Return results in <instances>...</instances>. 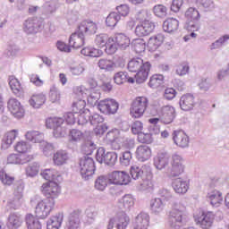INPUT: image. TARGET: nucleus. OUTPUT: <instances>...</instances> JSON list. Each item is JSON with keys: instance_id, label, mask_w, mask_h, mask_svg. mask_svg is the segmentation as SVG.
Segmentation results:
<instances>
[{"instance_id": "nucleus-1", "label": "nucleus", "mask_w": 229, "mask_h": 229, "mask_svg": "<svg viewBox=\"0 0 229 229\" xmlns=\"http://www.w3.org/2000/svg\"><path fill=\"white\" fill-rule=\"evenodd\" d=\"M132 180H141L139 191H153V172L148 165H133L130 168Z\"/></svg>"}, {"instance_id": "nucleus-2", "label": "nucleus", "mask_w": 229, "mask_h": 229, "mask_svg": "<svg viewBox=\"0 0 229 229\" xmlns=\"http://www.w3.org/2000/svg\"><path fill=\"white\" fill-rule=\"evenodd\" d=\"M189 221L187 207L182 202H174L168 215V225L176 228L178 225H185Z\"/></svg>"}, {"instance_id": "nucleus-3", "label": "nucleus", "mask_w": 229, "mask_h": 229, "mask_svg": "<svg viewBox=\"0 0 229 229\" xmlns=\"http://www.w3.org/2000/svg\"><path fill=\"white\" fill-rule=\"evenodd\" d=\"M151 69V64L145 62L141 58L132 59L128 63V70L130 72H136L133 76L136 80V83H144L149 76V71Z\"/></svg>"}, {"instance_id": "nucleus-4", "label": "nucleus", "mask_w": 229, "mask_h": 229, "mask_svg": "<svg viewBox=\"0 0 229 229\" xmlns=\"http://www.w3.org/2000/svg\"><path fill=\"white\" fill-rule=\"evenodd\" d=\"M106 137L111 140L113 149H121V148H124V149H133V148H135V140L126 138L124 132L118 129L107 132Z\"/></svg>"}, {"instance_id": "nucleus-5", "label": "nucleus", "mask_w": 229, "mask_h": 229, "mask_svg": "<svg viewBox=\"0 0 229 229\" xmlns=\"http://www.w3.org/2000/svg\"><path fill=\"white\" fill-rule=\"evenodd\" d=\"M151 17V13L146 10H142L139 13L140 23L135 28V35L137 37H148L155 30L156 25L151 20H148Z\"/></svg>"}, {"instance_id": "nucleus-6", "label": "nucleus", "mask_w": 229, "mask_h": 229, "mask_svg": "<svg viewBox=\"0 0 229 229\" xmlns=\"http://www.w3.org/2000/svg\"><path fill=\"white\" fill-rule=\"evenodd\" d=\"M74 92L82 99H87L89 105L91 106H96L98 101L101 98V93L99 90L95 89H87L85 86H77L74 88Z\"/></svg>"}, {"instance_id": "nucleus-7", "label": "nucleus", "mask_w": 229, "mask_h": 229, "mask_svg": "<svg viewBox=\"0 0 229 229\" xmlns=\"http://www.w3.org/2000/svg\"><path fill=\"white\" fill-rule=\"evenodd\" d=\"M195 224L201 229H210L214 226L216 214L212 211H199L193 216Z\"/></svg>"}, {"instance_id": "nucleus-8", "label": "nucleus", "mask_w": 229, "mask_h": 229, "mask_svg": "<svg viewBox=\"0 0 229 229\" xmlns=\"http://www.w3.org/2000/svg\"><path fill=\"white\" fill-rule=\"evenodd\" d=\"M55 208V199H45L36 205L35 214L39 219H47Z\"/></svg>"}, {"instance_id": "nucleus-9", "label": "nucleus", "mask_w": 229, "mask_h": 229, "mask_svg": "<svg viewBox=\"0 0 229 229\" xmlns=\"http://www.w3.org/2000/svg\"><path fill=\"white\" fill-rule=\"evenodd\" d=\"M96 165L94 159L89 156H85L80 160V173L84 180H89L94 175Z\"/></svg>"}, {"instance_id": "nucleus-10", "label": "nucleus", "mask_w": 229, "mask_h": 229, "mask_svg": "<svg viewBox=\"0 0 229 229\" xmlns=\"http://www.w3.org/2000/svg\"><path fill=\"white\" fill-rule=\"evenodd\" d=\"M185 19L187 21L185 24V29L188 31H198L199 30V25H198V21L200 19L199 12L194 7H190L185 12Z\"/></svg>"}, {"instance_id": "nucleus-11", "label": "nucleus", "mask_w": 229, "mask_h": 229, "mask_svg": "<svg viewBox=\"0 0 229 229\" xmlns=\"http://www.w3.org/2000/svg\"><path fill=\"white\" fill-rule=\"evenodd\" d=\"M148 98L146 97H138L132 102L131 107V115L134 117V119H140L144 115V112H146V108H148Z\"/></svg>"}, {"instance_id": "nucleus-12", "label": "nucleus", "mask_w": 229, "mask_h": 229, "mask_svg": "<svg viewBox=\"0 0 229 229\" xmlns=\"http://www.w3.org/2000/svg\"><path fill=\"white\" fill-rule=\"evenodd\" d=\"M130 225V216L126 212H120L110 218L107 229H126Z\"/></svg>"}, {"instance_id": "nucleus-13", "label": "nucleus", "mask_w": 229, "mask_h": 229, "mask_svg": "<svg viewBox=\"0 0 229 229\" xmlns=\"http://www.w3.org/2000/svg\"><path fill=\"white\" fill-rule=\"evenodd\" d=\"M172 167L168 169V174L172 178H176L181 176L185 173V165L183 164V157L178 154H174L172 156Z\"/></svg>"}, {"instance_id": "nucleus-14", "label": "nucleus", "mask_w": 229, "mask_h": 229, "mask_svg": "<svg viewBox=\"0 0 229 229\" xmlns=\"http://www.w3.org/2000/svg\"><path fill=\"white\" fill-rule=\"evenodd\" d=\"M60 182H47L42 184L41 191L46 196L47 199H56L62 192V189L58 184Z\"/></svg>"}, {"instance_id": "nucleus-15", "label": "nucleus", "mask_w": 229, "mask_h": 229, "mask_svg": "<svg viewBox=\"0 0 229 229\" xmlns=\"http://www.w3.org/2000/svg\"><path fill=\"white\" fill-rule=\"evenodd\" d=\"M98 108L102 114L110 115L117 113L119 103L114 98H106L98 103Z\"/></svg>"}, {"instance_id": "nucleus-16", "label": "nucleus", "mask_w": 229, "mask_h": 229, "mask_svg": "<svg viewBox=\"0 0 229 229\" xmlns=\"http://www.w3.org/2000/svg\"><path fill=\"white\" fill-rule=\"evenodd\" d=\"M109 183L112 185H128L131 182L130 174L125 171H114L108 174Z\"/></svg>"}, {"instance_id": "nucleus-17", "label": "nucleus", "mask_w": 229, "mask_h": 229, "mask_svg": "<svg viewBox=\"0 0 229 229\" xmlns=\"http://www.w3.org/2000/svg\"><path fill=\"white\" fill-rule=\"evenodd\" d=\"M7 108L15 119H22L24 117V106L17 98H10L7 103Z\"/></svg>"}, {"instance_id": "nucleus-18", "label": "nucleus", "mask_w": 229, "mask_h": 229, "mask_svg": "<svg viewBox=\"0 0 229 229\" xmlns=\"http://www.w3.org/2000/svg\"><path fill=\"white\" fill-rule=\"evenodd\" d=\"M42 30V21L38 18H28L23 22V31L27 35H36Z\"/></svg>"}, {"instance_id": "nucleus-19", "label": "nucleus", "mask_w": 229, "mask_h": 229, "mask_svg": "<svg viewBox=\"0 0 229 229\" xmlns=\"http://www.w3.org/2000/svg\"><path fill=\"white\" fill-rule=\"evenodd\" d=\"M159 117L163 124H171L176 118V109L173 106H165L161 108Z\"/></svg>"}, {"instance_id": "nucleus-20", "label": "nucleus", "mask_w": 229, "mask_h": 229, "mask_svg": "<svg viewBox=\"0 0 229 229\" xmlns=\"http://www.w3.org/2000/svg\"><path fill=\"white\" fill-rule=\"evenodd\" d=\"M172 187L176 194H187L191 189V181L179 177L173 181Z\"/></svg>"}, {"instance_id": "nucleus-21", "label": "nucleus", "mask_w": 229, "mask_h": 229, "mask_svg": "<svg viewBox=\"0 0 229 229\" xmlns=\"http://www.w3.org/2000/svg\"><path fill=\"white\" fill-rule=\"evenodd\" d=\"M33 160V156L24 154H11L7 157V164L12 165H24Z\"/></svg>"}, {"instance_id": "nucleus-22", "label": "nucleus", "mask_w": 229, "mask_h": 229, "mask_svg": "<svg viewBox=\"0 0 229 229\" xmlns=\"http://www.w3.org/2000/svg\"><path fill=\"white\" fill-rule=\"evenodd\" d=\"M171 160V157L167 152H159L153 158L154 167L157 169V171H163L169 165V162Z\"/></svg>"}, {"instance_id": "nucleus-23", "label": "nucleus", "mask_w": 229, "mask_h": 229, "mask_svg": "<svg viewBox=\"0 0 229 229\" xmlns=\"http://www.w3.org/2000/svg\"><path fill=\"white\" fill-rule=\"evenodd\" d=\"M179 106L183 112H191V110H193L194 106H196L194 95L190 93L182 95L179 100Z\"/></svg>"}, {"instance_id": "nucleus-24", "label": "nucleus", "mask_w": 229, "mask_h": 229, "mask_svg": "<svg viewBox=\"0 0 229 229\" xmlns=\"http://www.w3.org/2000/svg\"><path fill=\"white\" fill-rule=\"evenodd\" d=\"M207 199L215 208H219L224 201L223 192L216 189L210 190L207 194Z\"/></svg>"}, {"instance_id": "nucleus-25", "label": "nucleus", "mask_w": 229, "mask_h": 229, "mask_svg": "<svg viewBox=\"0 0 229 229\" xmlns=\"http://www.w3.org/2000/svg\"><path fill=\"white\" fill-rule=\"evenodd\" d=\"M81 210L76 209L74 210L68 217V220L65 224L64 229H80L81 225Z\"/></svg>"}, {"instance_id": "nucleus-26", "label": "nucleus", "mask_w": 229, "mask_h": 229, "mask_svg": "<svg viewBox=\"0 0 229 229\" xmlns=\"http://www.w3.org/2000/svg\"><path fill=\"white\" fill-rule=\"evenodd\" d=\"M149 228V214L140 212L137 215L133 221V229H148Z\"/></svg>"}, {"instance_id": "nucleus-27", "label": "nucleus", "mask_w": 229, "mask_h": 229, "mask_svg": "<svg viewBox=\"0 0 229 229\" xmlns=\"http://www.w3.org/2000/svg\"><path fill=\"white\" fill-rule=\"evenodd\" d=\"M173 140L179 148H189V136L183 131H174L173 132Z\"/></svg>"}, {"instance_id": "nucleus-28", "label": "nucleus", "mask_w": 229, "mask_h": 229, "mask_svg": "<svg viewBox=\"0 0 229 229\" xmlns=\"http://www.w3.org/2000/svg\"><path fill=\"white\" fill-rule=\"evenodd\" d=\"M19 137V130L13 129L4 134L2 139V149H8L12 144L15 142V139Z\"/></svg>"}, {"instance_id": "nucleus-29", "label": "nucleus", "mask_w": 229, "mask_h": 229, "mask_svg": "<svg viewBox=\"0 0 229 229\" xmlns=\"http://www.w3.org/2000/svg\"><path fill=\"white\" fill-rule=\"evenodd\" d=\"M69 45L73 47V49H80L85 46V34H82L80 30L72 33L69 38Z\"/></svg>"}, {"instance_id": "nucleus-30", "label": "nucleus", "mask_w": 229, "mask_h": 229, "mask_svg": "<svg viewBox=\"0 0 229 229\" xmlns=\"http://www.w3.org/2000/svg\"><path fill=\"white\" fill-rule=\"evenodd\" d=\"M24 218L19 213H11L7 218V228L19 229L22 226Z\"/></svg>"}, {"instance_id": "nucleus-31", "label": "nucleus", "mask_w": 229, "mask_h": 229, "mask_svg": "<svg viewBox=\"0 0 229 229\" xmlns=\"http://www.w3.org/2000/svg\"><path fill=\"white\" fill-rule=\"evenodd\" d=\"M46 101H47L46 94L34 93L29 98V105L32 108L38 109V108H42V106H44V105H46Z\"/></svg>"}, {"instance_id": "nucleus-32", "label": "nucleus", "mask_w": 229, "mask_h": 229, "mask_svg": "<svg viewBox=\"0 0 229 229\" xmlns=\"http://www.w3.org/2000/svg\"><path fill=\"white\" fill-rule=\"evenodd\" d=\"M79 30L82 35H96L98 24L94 21H84L79 25Z\"/></svg>"}, {"instance_id": "nucleus-33", "label": "nucleus", "mask_w": 229, "mask_h": 229, "mask_svg": "<svg viewBox=\"0 0 229 229\" xmlns=\"http://www.w3.org/2000/svg\"><path fill=\"white\" fill-rule=\"evenodd\" d=\"M69 152L64 149L57 150L53 155L54 165H56L57 167H61V165H65V164L69 162Z\"/></svg>"}, {"instance_id": "nucleus-34", "label": "nucleus", "mask_w": 229, "mask_h": 229, "mask_svg": "<svg viewBox=\"0 0 229 229\" xmlns=\"http://www.w3.org/2000/svg\"><path fill=\"white\" fill-rule=\"evenodd\" d=\"M165 37L163 34H156L150 37L148 40L147 47H148V51L152 53L157 51L160 46L164 44Z\"/></svg>"}, {"instance_id": "nucleus-35", "label": "nucleus", "mask_w": 229, "mask_h": 229, "mask_svg": "<svg viewBox=\"0 0 229 229\" xmlns=\"http://www.w3.org/2000/svg\"><path fill=\"white\" fill-rule=\"evenodd\" d=\"M165 208V202L162 198H154L150 200V211L155 216H160Z\"/></svg>"}, {"instance_id": "nucleus-36", "label": "nucleus", "mask_w": 229, "mask_h": 229, "mask_svg": "<svg viewBox=\"0 0 229 229\" xmlns=\"http://www.w3.org/2000/svg\"><path fill=\"white\" fill-rule=\"evenodd\" d=\"M114 81L116 85H123V83H135V77L130 75L128 72H118L114 74Z\"/></svg>"}, {"instance_id": "nucleus-37", "label": "nucleus", "mask_w": 229, "mask_h": 229, "mask_svg": "<svg viewBox=\"0 0 229 229\" xmlns=\"http://www.w3.org/2000/svg\"><path fill=\"white\" fill-rule=\"evenodd\" d=\"M64 223V214L57 213L47 221V229H61Z\"/></svg>"}, {"instance_id": "nucleus-38", "label": "nucleus", "mask_w": 229, "mask_h": 229, "mask_svg": "<svg viewBox=\"0 0 229 229\" xmlns=\"http://www.w3.org/2000/svg\"><path fill=\"white\" fill-rule=\"evenodd\" d=\"M136 158L140 162H146L151 158V148L148 145L139 146L136 149Z\"/></svg>"}, {"instance_id": "nucleus-39", "label": "nucleus", "mask_w": 229, "mask_h": 229, "mask_svg": "<svg viewBox=\"0 0 229 229\" xmlns=\"http://www.w3.org/2000/svg\"><path fill=\"white\" fill-rule=\"evenodd\" d=\"M41 176L48 182H62V175L55 168L45 169L41 172Z\"/></svg>"}, {"instance_id": "nucleus-40", "label": "nucleus", "mask_w": 229, "mask_h": 229, "mask_svg": "<svg viewBox=\"0 0 229 229\" xmlns=\"http://www.w3.org/2000/svg\"><path fill=\"white\" fill-rule=\"evenodd\" d=\"M25 139L32 144H40L44 140V133L35 130L28 131L25 133Z\"/></svg>"}, {"instance_id": "nucleus-41", "label": "nucleus", "mask_w": 229, "mask_h": 229, "mask_svg": "<svg viewBox=\"0 0 229 229\" xmlns=\"http://www.w3.org/2000/svg\"><path fill=\"white\" fill-rule=\"evenodd\" d=\"M25 223L27 229H42V223H40L38 216L35 215H26Z\"/></svg>"}, {"instance_id": "nucleus-42", "label": "nucleus", "mask_w": 229, "mask_h": 229, "mask_svg": "<svg viewBox=\"0 0 229 229\" xmlns=\"http://www.w3.org/2000/svg\"><path fill=\"white\" fill-rule=\"evenodd\" d=\"M119 203L122 205V208L130 212L133 207H135V197L131 194H125L119 199Z\"/></svg>"}, {"instance_id": "nucleus-43", "label": "nucleus", "mask_w": 229, "mask_h": 229, "mask_svg": "<svg viewBox=\"0 0 229 229\" xmlns=\"http://www.w3.org/2000/svg\"><path fill=\"white\" fill-rule=\"evenodd\" d=\"M180 26V21L174 18H168L163 23V30L166 33H174V31L178 30V27Z\"/></svg>"}, {"instance_id": "nucleus-44", "label": "nucleus", "mask_w": 229, "mask_h": 229, "mask_svg": "<svg viewBox=\"0 0 229 229\" xmlns=\"http://www.w3.org/2000/svg\"><path fill=\"white\" fill-rule=\"evenodd\" d=\"M14 151L19 155H30L31 153V144L26 140H20L14 145Z\"/></svg>"}, {"instance_id": "nucleus-45", "label": "nucleus", "mask_w": 229, "mask_h": 229, "mask_svg": "<svg viewBox=\"0 0 229 229\" xmlns=\"http://www.w3.org/2000/svg\"><path fill=\"white\" fill-rule=\"evenodd\" d=\"M98 217V208L95 206H89L85 210L84 222L86 225H92Z\"/></svg>"}, {"instance_id": "nucleus-46", "label": "nucleus", "mask_w": 229, "mask_h": 229, "mask_svg": "<svg viewBox=\"0 0 229 229\" xmlns=\"http://www.w3.org/2000/svg\"><path fill=\"white\" fill-rule=\"evenodd\" d=\"M114 39L116 40V44L120 49H126L130 47V38L123 33L115 34Z\"/></svg>"}, {"instance_id": "nucleus-47", "label": "nucleus", "mask_w": 229, "mask_h": 229, "mask_svg": "<svg viewBox=\"0 0 229 229\" xmlns=\"http://www.w3.org/2000/svg\"><path fill=\"white\" fill-rule=\"evenodd\" d=\"M64 120L62 117H48L46 119V128L54 130L58 126H64Z\"/></svg>"}, {"instance_id": "nucleus-48", "label": "nucleus", "mask_w": 229, "mask_h": 229, "mask_svg": "<svg viewBox=\"0 0 229 229\" xmlns=\"http://www.w3.org/2000/svg\"><path fill=\"white\" fill-rule=\"evenodd\" d=\"M81 55L84 56H90L91 58H98L103 55V51L92 47H87L81 49Z\"/></svg>"}, {"instance_id": "nucleus-49", "label": "nucleus", "mask_w": 229, "mask_h": 229, "mask_svg": "<svg viewBox=\"0 0 229 229\" xmlns=\"http://www.w3.org/2000/svg\"><path fill=\"white\" fill-rule=\"evenodd\" d=\"M131 46L135 53L140 54L146 51V40L144 38L133 39Z\"/></svg>"}, {"instance_id": "nucleus-50", "label": "nucleus", "mask_w": 229, "mask_h": 229, "mask_svg": "<svg viewBox=\"0 0 229 229\" xmlns=\"http://www.w3.org/2000/svg\"><path fill=\"white\" fill-rule=\"evenodd\" d=\"M39 149L45 157H51V155H53V151H55V146L53 143L43 140L42 142L39 143Z\"/></svg>"}, {"instance_id": "nucleus-51", "label": "nucleus", "mask_w": 229, "mask_h": 229, "mask_svg": "<svg viewBox=\"0 0 229 229\" xmlns=\"http://www.w3.org/2000/svg\"><path fill=\"white\" fill-rule=\"evenodd\" d=\"M119 21H121V15L115 12H112L106 18V24L108 28H115Z\"/></svg>"}, {"instance_id": "nucleus-52", "label": "nucleus", "mask_w": 229, "mask_h": 229, "mask_svg": "<svg viewBox=\"0 0 229 229\" xmlns=\"http://www.w3.org/2000/svg\"><path fill=\"white\" fill-rule=\"evenodd\" d=\"M108 183H110L108 177L101 175L95 181V189L103 192V191L108 187Z\"/></svg>"}, {"instance_id": "nucleus-53", "label": "nucleus", "mask_w": 229, "mask_h": 229, "mask_svg": "<svg viewBox=\"0 0 229 229\" xmlns=\"http://www.w3.org/2000/svg\"><path fill=\"white\" fill-rule=\"evenodd\" d=\"M98 65L103 71L112 72L115 70V63L112 60L102 58L98 61Z\"/></svg>"}, {"instance_id": "nucleus-54", "label": "nucleus", "mask_w": 229, "mask_h": 229, "mask_svg": "<svg viewBox=\"0 0 229 229\" xmlns=\"http://www.w3.org/2000/svg\"><path fill=\"white\" fill-rule=\"evenodd\" d=\"M9 86L11 90H13V94H15L16 96L17 94L21 93V90H22L21 81H19V79L15 78L14 76L9 77Z\"/></svg>"}, {"instance_id": "nucleus-55", "label": "nucleus", "mask_w": 229, "mask_h": 229, "mask_svg": "<svg viewBox=\"0 0 229 229\" xmlns=\"http://www.w3.org/2000/svg\"><path fill=\"white\" fill-rule=\"evenodd\" d=\"M117 41L115 40L114 37H110L106 44V53L107 55H114L117 51Z\"/></svg>"}, {"instance_id": "nucleus-56", "label": "nucleus", "mask_w": 229, "mask_h": 229, "mask_svg": "<svg viewBox=\"0 0 229 229\" xmlns=\"http://www.w3.org/2000/svg\"><path fill=\"white\" fill-rule=\"evenodd\" d=\"M164 84V75L162 74H154L150 77L148 86L151 89H158L160 85Z\"/></svg>"}, {"instance_id": "nucleus-57", "label": "nucleus", "mask_w": 229, "mask_h": 229, "mask_svg": "<svg viewBox=\"0 0 229 229\" xmlns=\"http://www.w3.org/2000/svg\"><path fill=\"white\" fill-rule=\"evenodd\" d=\"M228 40H229V35L225 34V35L220 37L215 42H213L209 46V49L211 51H214L215 49H221V47H223V46H225L226 44V42H228Z\"/></svg>"}, {"instance_id": "nucleus-58", "label": "nucleus", "mask_w": 229, "mask_h": 229, "mask_svg": "<svg viewBox=\"0 0 229 229\" xmlns=\"http://www.w3.org/2000/svg\"><path fill=\"white\" fill-rule=\"evenodd\" d=\"M228 40H229V35L225 34V35L220 37L215 42H213L209 46V49L211 51H214L215 49H221V47H223V46H225L226 44V42H228Z\"/></svg>"}, {"instance_id": "nucleus-59", "label": "nucleus", "mask_w": 229, "mask_h": 229, "mask_svg": "<svg viewBox=\"0 0 229 229\" xmlns=\"http://www.w3.org/2000/svg\"><path fill=\"white\" fill-rule=\"evenodd\" d=\"M24 191V184L20 183L17 189L14 191V198L13 199V205L21 207V199H22V192Z\"/></svg>"}, {"instance_id": "nucleus-60", "label": "nucleus", "mask_w": 229, "mask_h": 229, "mask_svg": "<svg viewBox=\"0 0 229 229\" xmlns=\"http://www.w3.org/2000/svg\"><path fill=\"white\" fill-rule=\"evenodd\" d=\"M198 6L203 8L206 12H210V10H214L215 4L214 0H193Z\"/></svg>"}, {"instance_id": "nucleus-61", "label": "nucleus", "mask_w": 229, "mask_h": 229, "mask_svg": "<svg viewBox=\"0 0 229 229\" xmlns=\"http://www.w3.org/2000/svg\"><path fill=\"white\" fill-rule=\"evenodd\" d=\"M39 169H40V165H38V163L37 162L31 163L25 169L26 174L30 178H33V176H37L38 174Z\"/></svg>"}, {"instance_id": "nucleus-62", "label": "nucleus", "mask_w": 229, "mask_h": 229, "mask_svg": "<svg viewBox=\"0 0 229 229\" xmlns=\"http://www.w3.org/2000/svg\"><path fill=\"white\" fill-rule=\"evenodd\" d=\"M153 13L156 17L164 19V17H167V7L164 4H157L153 7Z\"/></svg>"}, {"instance_id": "nucleus-63", "label": "nucleus", "mask_w": 229, "mask_h": 229, "mask_svg": "<svg viewBox=\"0 0 229 229\" xmlns=\"http://www.w3.org/2000/svg\"><path fill=\"white\" fill-rule=\"evenodd\" d=\"M56 8H58V1L52 0L44 4L43 12L46 13H53V12H56Z\"/></svg>"}, {"instance_id": "nucleus-64", "label": "nucleus", "mask_w": 229, "mask_h": 229, "mask_svg": "<svg viewBox=\"0 0 229 229\" xmlns=\"http://www.w3.org/2000/svg\"><path fill=\"white\" fill-rule=\"evenodd\" d=\"M69 137L71 142H80L83 140V132L78 129H72L70 131Z\"/></svg>"}]
</instances>
